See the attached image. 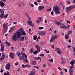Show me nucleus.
I'll return each mask as SVG.
<instances>
[{"mask_svg":"<svg viewBox=\"0 0 75 75\" xmlns=\"http://www.w3.org/2000/svg\"><path fill=\"white\" fill-rule=\"evenodd\" d=\"M53 10L54 11H55L56 13L57 14H59V8L57 6H54L53 8Z\"/></svg>","mask_w":75,"mask_h":75,"instance_id":"obj_1","label":"nucleus"},{"mask_svg":"<svg viewBox=\"0 0 75 75\" xmlns=\"http://www.w3.org/2000/svg\"><path fill=\"white\" fill-rule=\"evenodd\" d=\"M75 8V6H72L70 7H67L66 8V13H69V12L71 11L72 8Z\"/></svg>","mask_w":75,"mask_h":75,"instance_id":"obj_2","label":"nucleus"},{"mask_svg":"<svg viewBox=\"0 0 75 75\" xmlns=\"http://www.w3.org/2000/svg\"><path fill=\"white\" fill-rule=\"evenodd\" d=\"M8 23H5L3 25V29H4V30L6 31L8 30Z\"/></svg>","mask_w":75,"mask_h":75,"instance_id":"obj_3","label":"nucleus"},{"mask_svg":"<svg viewBox=\"0 0 75 75\" xmlns=\"http://www.w3.org/2000/svg\"><path fill=\"white\" fill-rule=\"evenodd\" d=\"M15 34L17 37V38H19V37H20L21 36V34L18 31H17Z\"/></svg>","mask_w":75,"mask_h":75,"instance_id":"obj_4","label":"nucleus"},{"mask_svg":"<svg viewBox=\"0 0 75 75\" xmlns=\"http://www.w3.org/2000/svg\"><path fill=\"white\" fill-rule=\"evenodd\" d=\"M4 42L1 43V51L2 52L4 51Z\"/></svg>","mask_w":75,"mask_h":75,"instance_id":"obj_5","label":"nucleus"},{"mask_svg":"<svg viewBox=\"0 0 75 75\" xmlns=\"http://www.w3.org/2000/svg\"><path fill=\"white\" fill-rule=\"evenodd\" d=\"M60 26L61 28H63L64 29H67V27L66 26V25H65L64 24H62V23H60Z\"/></svg>","mask_w":75,"mask_h":75,"instance_id":"obj_6","label":"nucleus"},{"mask_svg":"<svg viewBox=\"0 0 75 75\" xmlns=\"http://www.w3.org/2000/svg\"><path fill=\"white\" fill-rule=\"evenodd\" d=\"M17 37L15 34V33L13 34V35L12 36V40L13 41H16V40H17Z\"/></svg>","mask_w":75,"mask_h":75,"instance_id":"obj_7","label":"nucleus"},{"mask_svg":"<svg viewBox=\"0 0 75 75\" xmlns=\"http://www.w3.org/2000/svg\"><path fill=\"white\" fill-rule=\"evenodd\" d=\"M57 35L53 36L50 40V42H54V41L55 40L56 38H57Z\"/></svg>","mask_w":75,"mask_h":75,"instance_id":"obj_8","label":"nucleus"},{"mask_svg":"<svg viewBox=\"0 0 75 75\" xmlns=\"http://www.w3.org/2000/svg\"><path fill=\"white\" fill-rule=\"evenodd\" d=\"M11 66V65H10V64L9 63H8V64H6L5 67L6 69L10 70V69Z\"/></svg>","mask_w":75,"mask_h":75,"instance_id":"obj_9","label":"nucleus"},{"mask_svg":"<svg viewBox=\"0 0 75 75\" xmlns=\"http://www.w3.org/2000/svg\"><path fill=\"white\" fill-rule=\"evenodd\" d=\"M55 50L57 53H58L59 54H62V52L61 51V50L59 49V48H55Z\"/></svg>","mask_w":75,"mask_h":75,"instance_id":"obj_10","label":"nucleus"},{"mask_svg":"<svg viewBox=\"0 0 75 75\" xmlns=\"http://www.w3.org/2000/svg\"><path fill=\"white\" fill-rule=\"evenodd\" d=\"M1 14L0 15V17H3V16L4 15V10L3 9H1V10L0 13Z\"/></svg>","mask_w":75,"mask_h":75,"instance_id":"obj_11","label":"nucleus"},{"mask_svg":"<svg viewBox=\"0 0 75 75\" xmlns=\"http://www.w3.org/2000/svg\"><path fill=\"white\" fill-rule=\"evenodd\" d=\"M41 21H42V18L41 17H38L37 18L36 22L37 23H40Z\"/></svg>","mask_w":75,"mask_h":75,"instance_id":"obj_12","label":"nucleus"},{"mask_svg":"<svg viewBox=\"0 0 75 75\" xmlns=\"http://www.w3.org/2000/svg\"><path fill=\"white\" fill-rule=\"evenodd\" d=\"M44 8V6H40L38 7V10L39 11H41Z\"/></svg>","mask_w":75,"mask_h":75,"instance_id":"obj_13","label":"nucleus"},{"mask_svg":"<svg viewBox=\"0 0 75 75\" xmlns=\"http://www.w3.org/2000/svg\"><path fill=\"white\" fill-rule=\"evenodd\" d=\"M35 70L33 69L31 71L29 75H35Z\"/></svg>","mask_w":75,"mask_h":75,"instance_id":"obj_14","label":"nucleus"},{"mask_svg":"<svg viewBox=\"0 0 75 75\" xmlns=\"http://www.w3.org/2000/svg\"><path fill=\"white\" fill-rule=\"evenodd\" d=\"M9 57L11 59H13L14 57V54L13 53H11L9 54Z\"/></svg>","mask_w":75,"mask_h":75,"instance_id":"obj_15","label":"nucleus"},{"mask_svg":"<svg viewBox=\"0 0 75 75\" xmlns=\"http://www.w3.org/2000/svg\"><path fill=\"white\" fill-rule=\"evenodd\" d=\"M35 47L37 48L38 51L39 52H40V51H41V49H40V47L38 45H36L35 46Z\"/></svg>","mask_w":75,"mask_h":75,"instance_id":"obj_16","label":"nucleus"},{"mask_svg":"<svg viewBox=\"0 0 75 75\" xmlns=\"http://www.w3.org/2000/svg\"><path fill=\"white\" fill-rule=\"evenodd\" d=\"M2 56L0 58V60H1V61H3V60H4V57H5V55L3 53H2Z\"/></svg>","mask_w":75,"mask_h":75,"instance_id":"obj_17","label":"nucleus"},{"mask_svg":"<svg viewBox=\"0 0 75 75\" xmlns=\"http://www.w3.org/2000/svg\"><path fill=\"white\" fill-rule=\"evenodd\" d=\"M61 59L62 60V61L61 62V64L62 65H64V64H65V60L64 59V58L63 57H62L61 58Z\"/></svg>","mask_w":75,"mask_h":75,"instance_id":"obj_18","label":"nucleus"},{"mask_svg":"<svg viewBox=\"0 0 75 75\" xmlns=\"http://www.w3.org/2000/svg\"><path fill=\"white\" fill-rule=\"evenodd\" d=\"M46 33V31H42L40 33V34L41 35H45V34Z\"/></svg>","mask_w":75,"mask_h":75,"instance_id":"obj_19","label":"nucleus"},{"mask_svg":"<svg viewBox=\"0 0 75 75\" xmlns=\"http://www.w3.org/2000/svg\"><path fill=\"white\" fill-rule=\"evenodd\" d=\"M34 59L35 60H38V59H40V61H41V58L39 57H34Z\"/></svg>","mask_w":75,"mask_h":75,"instance_id":"obj_20","label":"nucleus"},{"mask_svg":"<svg viewBox=\"0 0 75 75\" xmlns=\"http://www.w3.org/2000/svg\"><path fill=\"white\" fill-rule=\"evenodd\" d=\"M64 37L66 40H68L69 38V35H65Z\"/></svg>","mask_w":75,"mask_h":75,"instance_id":"obj_21","label":"nucleus"},{"mask_svg":"<svg viewBox=\"0 0 75 75\" xmlns=\"http://www.w3.org/2000/svg\"><path fill=\"white\" fill-rule=\"evenodd\" d=\"M69 72L70 75H73L74 72L73 69L69 70Z\"/></svg>","mask_w":75,"mask_h":75,"instance_id":"obj_22","label":"nucleus"},{"mask_svg":"<svg viewBox=\"0 0 75 75\" xmlns=\"http://www.w3.org/2000/svg\"><path fill=\"white\" fill-rule=\"evenodd\" d=\"M0 5L1 7H3V6L5 5V4H4V2L0 1Z\"/></svg>","mask_w":75,"mask_h":75,"instance_id":"obj_23","label":"nucleus"},{"mask_svg":"<svg viewBox=\"0 0 75 75\" xmlns=\"http://www.w3.org/2000/svg\"><path fill=\"white\" fill-rule=\"evenodd\" d=\"M27 24L28 25H31V24H33V22L31 21H28Z\"/></svg>","mask_w":75,"mask_h":75,"instance_id":"obj_24","label":"nucleus"},{"mask_svg":"<svg viewBox=\"0 0 75 75\" xmlns=\"http://www.w3.org/2000/svg\"><path fill=\"white\" fill-rule=\"evenodd\" d=\"M21 54L23 57H25L26 58H27V55L25 54L24 53L21 52Z\"/></svg>","mask_w":75,"mask_h":75,"instance_id":"obj_25","label":"nucleus"},{"mask_svg":"<svg viewBox=\"0 0 75 75\" xmlns=\"http://www.w3.org/2000/svg\"><path fill=\"white\" fill-rule=\"evenodd\" d=\"M20 40L21 41H23L24 40V37L23 36H21V38H20Z\"/></svg>","mask_w":75,"mask_h":75,"instance_id":"obj_26","label":"nucleus"},{"mask_svg":"<svg viewBox=\"0 0 75 75\" xmlns=\"http://www.w3.org/2000/svg\"><path fill=\"white\" fill-rule=\"evenodd\" d=\"M23 60L25 62H26L27 63V62H28V60L27 58H24V59H23Z\"/></svg>","mask_w":75,"mask_h":75,"instance_id":"obj_27","label":"nucleus"},{"mask_svg":"<svg viewBox=\"0 0 75 75\" xmlns=\"http://www.w3.org/2000/svg\"><path fill=\"white\" fill-rule=\"evenodd\" d=\"M54 23L56 25H57V26H58V25H59L60 24L59 22L58 21H55Z\"/></svg>","mask_w":75,"mask_h":75,"instance_id":"obj_28","label":"nucleus"},{"mask_svg":"<svg viewBox=\"0 0 75 75\" xmlns=\"http://www.w3.org/2000/svg\"><path fill=\"white\" fill-rule=\"evenodd\" d=\"M23 59H24V57L22 56H20V58H19V59L20 60H22Z\"/></svg>","mask_w":75,"mask_h":75,"instance_id":"obj_29","label":"nucleus"},{"mask_svg":"<svg viewBox=\"0 0 75 75\" xmlns=\"http://www.w3.org/2000/svg\"><path fill=\"white\" fill-rule=\"evenodd\" d=\"M21 36L22 35H27V34H26V33H25V31H23L21 33Z\"/></svg>","mask_w":75,"mask_h":75,"instance_id":"obj_30","label":"nucleus"},{"mask_svg":"<svg viewBox=\"0 0 75 75\" xmlns=\"http://www.w3.org/2000/svg\"><path fill=\"white\" fill-rule=\"evenodd\" d=\"M33 53L34 55H36V54H37L38 53V51H35L34 52H33Z\"/></svg>","mask_w":75,"mask_h":75,"instance_id":"obj_31","label":"nucleus"},{"mask_svg":"<svg viewBox=\"0 0 75 75\" xmlns=\"http://www.w3.org/2000/svg\"><path fill=\"white\" fill-rule=\"evenodd\" d=\"M32 64V65H36V62L35 61H33L31 62Z\"/></svg>","mask_w":75,"mask_h":75,"instance_id":"obj_32","label":"nucleus"},{"mask_svg":"<svg viewBox=\"0 0 75 75\" xmlns=\"http://www.w3.org/2000/svg\"><path fill=\"white\" fill-rule=\"evenodd\" d=\"M16 55L18 57H20L21 56V53L19 52H17L16 53Z\"/></svg>","mask_w":75,"mask_h":75,"instance_id":"obj_33","label":"nucleus"},{"mask_svg":"<svg viewBox=\"0 0 75 75\" xmlns=\"http://www.w3.org/2000/svg\"><path fill=\"white\" fill-rule=\"evenodd\" d=\"M70 64L72 65H74L75 64V62L73 61H71L70 62Z\"/></svg>","mask_w":75,"mask_h":75,"instance_id":"obj_34","label":"nucleus"},{"mask_svg":"<svg viewBox=\"0 0 75 75\" xmlns=\"http://www.w3.org/2000/svg\"><path fill=\"white\" fill-rule=\"evenodd\" d=\"M19 31L21 33L23 31H24V30H23V28H21L19 30Z\"/></svg>","mask_w":75,"mask_h":75,"instance_id":"obj_35","label":"nucleus"},{"mask_svg":"<svg viewBox=\"0 0 75 75\" xmlns=\"http://www.w3.org/2000/svg\"><path fill=\"white\" fill-rule=\"evenodd\" d=\"M5 43H6V44L7 45H8L9 46H10V45H11V44H10V43H9L7 41Z\"/></svg>","mask_w":75,"mask_h":75,"instance_id":"obj_36","label":"nucleus"},{"mask_svg":"<svg viewBox=\"0 0 75 75\" xmlns=\"http://www.w3.org/2000/svg\"><path fill=\"white\" fill-rule=\"evenodd\" d=\"M74 68V65H72L70 67V70H71V69H72L73 68Z\"/></svg>","mask_w":75,"mask_h":75,"instance_id":"obj_37","label":"nucleus"},{"mask_svg":"<svg viewBox=\"0 0 75 75\" xmlns=\"http://www.w3.org/2000/svg\"><path fill=\"white\" fill-rule=\"evenodd\" d=\"M68 35H70V34H71V33H72V31L71 30H70V31H68Z\"/></svg>","mask_w":75,"mask_h":75,"instance_id":"obj_38","label":"nucleus"},{"mask_svg":"<svg viewBox=\"0 0 75 75\" xmlns=\"http://www.w3.org/2000/svg\"><path fill=\"white\" fill-rule=\"evenodd\" d=\"M33 39L34 40H37V35H35L33 36Z\"/></svg>","mask_w":75,"mask_h":75,"instance_id":"obj_39","label":"nucleus"},{"mask_svg":"<svg viewBox=\"0 0 75 75\" xmlns=\"http://www.w3.org/2000/svg\"><path fill=\"white\" fill-rule=\"evenodd\" d=\"M39 30H43L44 29V27H40L38 28Z\"/></svg>","mask_w":75,"mask_h":75,"instance_id":"obj_40","label":"nucleus"},{"mask_svg":"<svg viewBox=\"0 0 75 75\" xmlns=\"http://www.w3.org/2000/svg\"><path fill=\"white\" fill-rule=\"evenodd\" d=\"M27 67H29V68H30L31 66L30 64H26V68Z\"/></svg>","mask_w":75,"mask_h":75,"instance_id":"obj_41","label":"nucleus"},{"mask_svg":"<svg viewBox=\"0 0 75 75\" xmlns=\"http://www.w3.org/2000/svg\"><path fill=\"white\" fill-rule=\"evenodd\" d=\"M22 66L23 68H26V65L22 64Z\"/></svg>","mask_w":75,"mask_h":75,"instance_id":"obj_42","label":"nucleus"},{"mask_svg":"<svg viewBox=\"0 0 75 75\" xmlns=\"http://www.w3.org/2000/svg\"><path fill=\"white\" fill-rule=\"evenodd\" d=\"M15 29H16V28H10L11 31H13V30H15Z\"/></svg>","mask_w":75,"mask_h":75,"instance_id":"obj_43","label":"nucleus"},{"mask_svg":"<svg viewBox=\"0 0 75 75\" xmlns=\"http://www.w3.org/2000/svg\"><path fill=\"white\" fill-rule=\"evenodd\" d=\"M17 4L18 5L19 7H21V4H20L18 3V2L17 3Z\"/></svg>","mask_w":75,"mask_h":75,"instance_id":"obj_44","label":"nucleus"},{"mask_svg":"<svg viewBox=\"0 0 75 75\" xmlns=\"http://www.w3.org/2000/svg\"><path fill=\"white\" fill-rule=\"evenodd\" d=\"M30 53H31V54H32L33 52V49L31 48V50L30 51Z\"/></svg>","mask_w":75,"mask_h":75,"instance_id":"obj_45","label":"nucleus"},{"mask_svg":"<svg viewBox=\"0 0 75 75\" xmlns=\"http://www.w3.org/2000/svg\"><path fill=\"white\" fill-rule=\"evenodd\" d=\"M11 50L12 51H14V47H11Z\"/></svg>","mask_w":75,"mask_h":75,"instance_id":"obj_46","label":"nucleus"},{"mask_svg":"<svg viewBox=\"0 0 75 75\" xmlns=\"http://www.w3.org/2000/svg\"><path fill=\"white\" fill-rule=\"evenodd\" d=\"M47 11H51V8H50L49 9H47Z\"/></svg>","mask_w":75,"mask_h":75,"instance_id":"obj_47","label":"nucleus"},{"mask_svg":"<svg viewBox=\"0 0 75 75\" xmlns=\"http://www.w3.org/2000/svg\"><path fill=\"white\" fill-rule=\"evenodd\" d=\"M59 5L60 7H62L63 6V4L62 3H60Z\"/></svg>","mask_w":75,"mask_h":75,"instance_id":"obj_48","label":"nucleus"},{"mask_svg":"<svg viewBox=\"0 0 75 75\" xmlns=\"http://www.w3.org/2000/svg\"><path fill=\"white\" fill-rule=\"evenodd\" d=\"M73 52H75V47H74L73 49Z\"/></svg>","mask_w":75,"mask_h":75,"instance_id":"obj_49","label":"nucleus"},{"mask_svg":"<svg viewBox=\"0 0 75 75\" xmlns=\"http://www.w3.org/2000/svg\"><path fill=\"white\" fill-rule=\"evenodd\" d=\"M70 27V25H68L67 28H67H68V29H69V28Z\"/></svg>","mask_w":75,"mask_h":75,"instance_id":"obj_50","label":"nucleus"},{"mask_svg":"<svg viewBox=\"0 0 75 75\" xmlns=\"http://www.w3.org/2000/svg\"><path fill=\"white\" fill-rule=\"evenodd\" d=\"M36 1L37 3H40L41 2V0H37Z\"/></svg>","mask_w":75,"mask_h":75,"instance_id":"obj_51","label":"nucleus"},{"mask_svg":"<svg viewBox=\"0 0 75 75\" xmlns=\"http://www.w3.org/2000/svg\"><path fill=\"white\" fill-rule=\"evenodd\" d=\"M7 17H8V14H7L6 15V16H4V18H7Z\"/></svg>","mask_w":75,"mask_h":75,"instance_id":"obj_52","label":"nucleus"},{"mask_svg":"<svg viewBox=\"0 0 75 75\" xmlns=\"http://www.w3.org/2000/svg\"><path fill=\"white\" fill-rule=\"evenodd\" d=\"M45 51L46 52H47V53H50V52L48 51H47V50H45Z\"/></svg>","mask_w":75,"mask_h":75,"instance_id":"obj_53","label":"nucleus"},{"mask_svg":"<svg viewBox=\"0 0 75 75\" xmlns=\"http://www.w3.org/2000/svg\"><path fill=\"white\" fill-rule=\"evenodd\" d=\"M20 3H21V4H22V5H23V6H24L25 5V4L24 3H21V1H20Z\"/></svg>","mask_w":75,"mask_h":75,"instance_id":"obj_54","label":"nucleus"},{"mask_svg":"<svg viewBox=\"0 0 75 75\" xmlns=\"http://www.w3.org/2000/svg\"><path fill=\"white\" fill-rule=\"evenodd\" d=\"M34 4H35V5H37V4H38L36 2H34Z\"/></svg>","mask_w":75,"mask_h":75,"instance_id":"obj_55","label":"nucleus"},{"mask_svg":"<svg viewBox=\"0 0 75 75\" xmlns=\"http://www.w3.org/2000/svg\"><path fill=\"white\" fill-rule=\"evenodd\" d=\"M25 40H27V39H28V37H27V36H25Z\"/></svg>","mask_w":75,"mask_h":75,"instance_id":"obj_56","label":"nucleus"},{"mask_svg":"<svg viewBox=\"0 0 75 75\" xmlns=\"http://www.w3.org/2000/svg\"><path fill=\"white\" fill-rule=\"evenodd\" d=\"M60 74L61 75H63V74H64V72L62 71H61Z\"/></svg>","mask_w":75,"mask_h":75,"instance_id":"obj_57","label":"nucleus"},{"mask_svg":"<svg viewBox=\"0 0 75 75\" xmlns=\"http://www.w3.org/2000/svg\"><path fill=\"white\" fill-rule=\"evenodd\" d=\"M51 47L53 49H54V45H52L51 46Z\"/></svg>","mask_w":75,"mask_h":75,"instance_id":"obj_58","label":"nucleus"},{"mask_svg":"<svg viewBox=\"0 0 75 75\" xmlns=\"http://www.w3.org/2000/svg\"><path fill=\"white\" fill-rule=\"evenodd\" d=\"M28 18L29 21H31V18H30V17H28Z\"/></svg>","mask_w":75,"mask_h":75,"instance_id":"obj_59","label":"nucleus"},{"mask_svg":"<svg viewBox=\"0 0 75 75\" xmlns=\"http://www.w3.org/2000/svg\"><path fill=\"white\" fill-rule=\"evenodd\" d=\"M49 61L50 62H53V60L52 59H51L49 60Z\"/></svg>","mask_w":75,"mask_h":75,"instance_id":"obj_60","label":"nucleus"},{"mask_svg":"<svg viewBox=\"0 0 75 75\" xmlns=\"http://www.w3.org/2000/svg\"><path fill=\"white\" fill-rule=\"evenodd\" d=\"M67 48H71V46L70 45H69L67 47Z\"/></svg>","mask_w":75,"mask_h":75,"instance_id":"obj_61","label":"nucleus"},{"mask_svg":"<svg viewBox=\"0 0 75 75\" xmlns=\"http://www.w3.org/2000/svg\"><path fill=\"white\" fill-rule=\"evenodd\" d=\"M67 23H71V22L67 20Z\"/></svg>","mask_w":75,"mask_h":75,"instance_id":"obj_62","label":"nucleus"},{"mask_svg":"<svg viewBox=\"0 0 75 75\" xmlns=\"http://www.w3.org/2000/svg\"><path fill=\"white\" fill-rule=\"evenodd\" d=\"M18 64V62H16L15 64V65L17 66Z\"/></svg>","mask_w":75,"mask_h":75,"instance_id":"obj_63","label":"nucleus"},{"mask_svg":"<svg viewBox=\"0 0 75 75\" xmlns=\"http://www.w3.org/2000/svg\"><path fill=\"white\" fill-rule=\"evenodd\" d=\"M43 67H47V65H45V64H43Z\"/></svg>","mask_w":75,"mask_h":75,"instance_id":"obj_64","label":"nucleus"}]
</instances>
